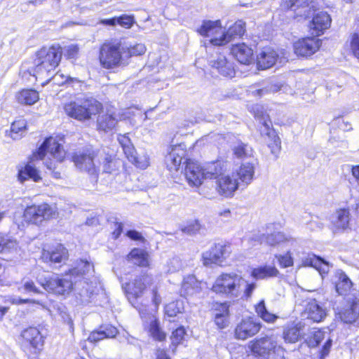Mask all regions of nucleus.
<instances>
[{
    "mask_svg": "<svg viewBox=\"0 0 359 359\" xmlns=\"http://www.w3.org/2000/svg\"><path fill=\"white\" fill-rule=\"evenodd\" d=\"M255 288V283H248L241 275L230 272L218 276L212 285V290L230 298L243 299L250 297Z\"/></svg>",
    "mask_w": 359,
    "mask_h": 359,
    "instance_id": "obj_1",
    "label": "nucleus"
},
{
    "mask_svg": "<svg viewBox=\"0 0 359 359\" xmlns=\"http://www.w3.org/2000/svg\"><path fill=\"white\" fill-rule=\"evenodd\" d=\"M48 154L57 162H62L66 156V151L63 146L58 143L55 138L53 137L46 138L39 150L34 153L31 161L23 169L19 170V180L22 182L29 178L34 182H39L41 177L39 174V171L35 168L33 161L38 159H43Z\"/></svg>",
    "mask_w": 359,
    "mask_h": 359,
    "instance_id": "obj_2",
    "label": "nucleus"
},
{
    "mask_svg": "<svg viewBox=\"0 0 359 359\" xmlns=\"http://www.w3.org/2000/svg\"><path fill=\"white\" fill-rule=\"evenodd\" d=\"M64 109L69 116L83 121L97 115L102 109V104L92 97L76 98L65 104Z\"/></svg>",
    "mask_w": 359,
    "mask_h": 359,
    "instance_id": "obj_3",
    "label": "nucleus"
},
{
    "mask_svg": "<svg viewBox=\"0 0 359 359\" xmlns=\"http://www.w3.org/2000/svg\"><path fill=\"white\" fill-rule=\"evenodd\" d=\"M99 60L105 69H113L126 64V46L121 42L110 41L103 43L100 48Z\"/></svg>",
    "mask_w": 359,
    "mask_h": 359,
    "instance_id": "obj_4",
    "label": "nucleus"
},
{
    "mask_svg": "<svg viewBox=\"0 0 359 359\" xmlns=\"http://www.w3.org/2000/svg\"><path fill=\"white\" fill-rule=\"evenodd\" d=\"M154 278L149 274H141L137 276L134 280L129 283H127L125 290L129 299H137L143 295L144 291L147 287H151L152 302L156 308L161 302V297L158 294V287L154 285Z\"/></svg>",
    "mask_w": 359,
    "mask_h": 359,
    "instance_id": "obj_5",
    "label": "nucleus"
},
{
    "mask_svg": "<svg viewBox=\"0 0 359 359\" xmlns=\"http://www.w3.org/2000/svg\"><path fill=\"white\" fill-rule=\"evenodd\" d=\"M38 282L49 293L63 297H67L76 284V280L69 271L61 276L55 275L44 280L39 279Z\"/></svg>",
    "mask_w": 359,
    "mask_h": 359,
    "instance_id": "obj_6",
    "label": "nucleus"
},
{
    "mask_svg": "<svg viewBox=\"0 0 359 359\" xmlns=\"http://www.w3.org/2000/svg\"><path fill=\"white\" fill-rule=\"evenodd\" d=\"M248 349L252 356L259 359H269L272 353L283 351L276 339L269 336L250 341L248 344Z\"/></svg>",
    "mask_w": 359,
    "mask_h": 359,
    "instance_id": "obj_7",
    "label": "nucleus"
},
{
    "mask_svg": "<svg viewBox=\"0 0 359 359\" xmlns=\"http://www.w3.org/2000/svg\"><path fill=\"white\" fill-rule=\"evenodd\" d=\"M55 214V210L50 205L42 203L39 205H33L27 207L23 217L27 222L38 225L44 220L54 217Z\"/></svg>",
    "mask_w": 359,
    "mask_h": 359,
    "instance_id": "obj_8",
    "label": "nucleus"
},
{
    "mask_svg": "<svg viewBox=\"0 0 359 359\" xmlns=\"http://www.w3.org/2000/svg\"><path fill=\"white\" fill-rule=\"evenodd\" d=\"M72 161L81 171L86 172L95 180L98 177V170L94 163L95 152L90 149L78 151L72 156Z\"/></svg>",
    "mask_w": 359,
    "mask_h": 359,
    "instance_id": "obj_9",
    "label": "nucleus"
},
{
    "mask_svg": "<svg viewBox=\"0 0 359 359\" xmlns=\"http://www.w3.org/2000/svg\"><path fill=\"white\" fill-rule=\"evenodd\" d=\"M61 57L62 50L60 46L43 47L36 53L34 64L42 65L46 66V69L53 70L58 65Z\"/></svg>",
    "mask_w": 359,
    "mask_h": 359,
    "instance_id": "obj_10",
    "label": "nucleus"
},
{
    "mask_svg": "<svg viewBox=\"0 0 359 359\" xmlns=\"http://www.w3.org/2000/svg\"><path fill=\"white\" fill-rule=\"evenodd\" d=\"M346 300V306L339 312L341 320L345 323H359V294L353 290Z\"/></svg>",
    "mask_w": 359,
    "mask_h": 359,
    "instance_id": "obj_11",
    "label": "nucleus"
},
{
    "mask_svg": "<svg viewBox=\"0 0 359 359\" xmlns=\"http://www.w3.org/2000/svg\"><path fill=\"white\" fill-rule=\"evenodd\" d=\"M322 42L315 37H308L296 41L294 45V51L297 56L308 57L318 50Z\"/></svg>",
    "mask_w": 359,
    "mask_h": 359,
    "instance_id": "obj_12",
    "label": "nucleus"
},
{
    "mask_svg": "<svg viewBox=\"0 0 359 359\" xmlns=\"http://www.w3.org/2000/svg\"><path fill=\"white\" fill-rule=\"evenodd\" d=\"M261 329L259 322L252 318L243 319L239 323L235 329V337L241 340L247 339L255 335Z\"/></svg>",
    "mask_w": 359,
    "mask_h": 359,
    "instance_id": "obj_13",
    "label": "nucleus"
},
{
    "mask_svg": "<svg viewBox=\"0 0 359 359\" xmlns=\"http://www.w3.org/2000/svg\"><path fill=\"white\" fill-rule=\"evenodd\" d=\"M229 246L219 243L216 244L209 250L203 253V264L210 266L212 264L221 263L229 256Z\"/></svg>",
    "mask_w": 359,
    "mask_h": 359,
    "instance_id": "obj_14",
    "label": "nucleus"
},
{
    "mask_svg": "<svg viewBox=\"0 0 359 359\" xmlns=\"http://www.w3.org/2000/svg\"><path fill=\"white\" fill-rule=\"evenodd\" d=\"M187 155V147L183 143L172 145L170 150L165 156V163L167 168L170 171H177L182 163V161L185 159Z\"/></svg>",
    "mask_w": 359,
    "mask_h": 359,
    "instance_id": "obj_15",
    "label": "nucleus"
},
{
    "mask_svg": "<svg viewBox=\"0 0 359 359\" xmlns=\"http://www.w3.org/2000/svg\"><path fill=\"white\" fill-rule=\"evenodd\" d=\"M255 116L259 120V123L262 124L260 129L262 135L264 137L266 136L269 139V141L267 142L269 147H271L272 150L275 148L278 149L280 147V140L275 131L271 128V123L269 118V116L263 113L261 115L256 113ZM272 152H273V151H272Z\"/></svg>",
    "mask_w": 359,
    "mask_h": 359,
    "instance_id": "obj_16",
    "label": "nucleus"
},
{
    "mask_svg": "<svg viewBox=\"0 0 359 359\" xmlns=\"http://www.w3.org/2000/svg\"><path fill=\"white\" fill-rule=\"evenodd\" d=\"M184 175L190 186L198 187L204 179L203 169L197 163L191 159H186Z\"/></svg>",
    "mask_w": 359,
    "mask_h": 359,
    "instance_id": "obj_17",
    "label": "nucleus"
},
{
    "mask_svg": "<svg viewBox=\"0 0 359 359\" xmlns=\"http://www.w3.org/2000/svg\"><path fill=\"white\" fill-rule=\"evenodd\" d=\"M142 319L148 323L147 331L149 335L155 340L163 341L166 338V334L160 327V323L155 316L147 313L145 311H139Z\"/></svg>",
    "mask_w": 359,
    "mask_h": 359,
    "instance_id": "obj_18",
    "label": "nucleus"
},
{
    "mask_svg": "<svg viewBox=\"0 0 359 359\" xmlns=\"http://www.w3.org/2000/svg\"><path fill=\"white\" fill-rule=\"evenodd\" d=\"M68 250L61 244H57L50 250H43L41 259L46 263L60 264L67 260Z\"/></svg>",
    "mask_w": 359,
    "mask_h": 359,
    "instance_id": "obj_19",
    "label": "nucleus"
},
{
    "mask_svg": "<svg viewBox=\"0 0 359 359\" xmlns=\"http://www.w3.org/2000/svg\"><path fill=\"white\" fill-rule=\"evenodd\" d=\"M245 22L242 20L236 22L231 26L222 36L215 37L212 39L211 43L215 46H223L231 41L232 39L241 36L245 32Z\"/></svg>",
    "mask_w": 359,
    "mask_h": 359,
    "instance_id": "obj_20",
    "label": "nucleus"
},
{
    "mask_svg": "<svg viewBox=\"0 0 359 359\" xmlns=\"http://www.w3.org/2000/svg\"><path fill=\"white\" fill-rule=\"evenodd\" d=\"M331 22V18L327 12L319 11L316 13L310 24L312 34L316 36L323 34L330 27Z\"/></svg>",
    "mask_w": 359,
    "mask_h": 359,
    "instance_id": "obj_21",
    "label": "nucleus"
},
{
    "mask_svg": "<svg viewBox=\"0 0 359 359\" xmlns=\"http://www.w3.org/2000/svg\"><path fill=\"white\" fill-rule=\"evenodd\" d=\"M217 190L218 193L225 197H229L233 195L234 191L238 188V182L236 179L232 178L229 175L224 174L216 181Z\"/></svg>",
    "mask_w": 359,
    "mask_h": 359,
    "instance_id": "obj_22",
    "label": "nucleus"
},
{
    "mask_svg": "<svg viewBox=\"0 0 359 359\" xmlns=\"http://www.w3.org/2000/svg\"><path fill=\"white\" fill-rule=\"evenodd\" d=\"M210 64L224 76L233 77L235 74L233 63L228 61L223 55H219L216 59L211 60Z\"/></svg>",
    "mask_w": 359,
    "mask_h": 359,
    "instance_id": "obj_23",
    "label": "nucleus"
},
{
    "mask_svg": "<svg viewBox=\"0 0 359 359\" xmlns=\"http://www.w3.org/2000/svg\"><path fill=\"white\" fill-rule=\"evenodd\" d=\"M278 60L281 59L276 50L265 48L257 56V65L262 69H266L273 66Z\"/></svg>",
    "mask_w": 359,
    "mask_h": 359,
    "instance_id": "obj_24",
    "label": "nucleus"
},
{
    "mask_svg": "<svg viewBox=\"0 0 359 359\" xmlns=\"http://www.w3.org/2000/svg\"><path fill=\"white\" fill-rule=\"evenodd\" d=\"M231 51L234 57L241 64L249 65L253 60L252 50L245 43L233 45Z\"/></svg>",
    "mask_w": 359,
    "mask_h": 359,
    "instance_id": "obj_25",
    "label": "nucleus"
},
{
    "mask_svg": "<svg viewBox=\"0 0 359 359\" xmlns=\"http://www.w3.org/2000/svg\"><path fill=\"white\" fill-rule=\"evenodd\" d=\"M305 313L309 319L316 323L323 321L327 316L326 309L316 299H313L307 304Z\"/></svg>",
    "mask_w": 359,
    "mask_h": 359,
    "instance_id": "obj_26",
    "label": "nucleus"
},
{
    "mask_svg": "<svg viewBox=\"0 0 359 359\" xmlns=\"http://www.w3.org/2000/svg\"><path fill=\"white\" fill-rule=\"evenodd\" d=\"M198 32L202 36H212L210 41L212 39L215 37L219 38L224 34V31L222 27L219 20H208L203 22Z\"/></svg>",
    "mask_w": 359,
    "mask_h": 359,
    "instance_id": "obj_27",
    "label": "nucleus"
},
{
    "mask_svg": "<svg viewBox=\"0 0 359 359\" xmlns=\"http://www.w3.org/2000/svg\"><path fill=\"white\" fill-rule=\"evenodd\" d=\"M22 337L26 343L35 349H40L43 345V336L36 327H30L25 330Z\"/></svg>",
    "mask_w": 359,
    "mask_h": 359,
    "instance_id": "obj_28",
    "label": "nucleus"
},
{
    "mask_svg": "<svg viewBox=\"0 0 359 359\" xmlns=\"http://www.w3.org/2000/svg\"><path fill=\"white\" fill-rule=\"evenodd\" d=\"M311 3V0H285L287 8L296 12L297 15L304 18H307L310 15V4Z\"/></svg>",
    "mask_w": 359,
    "mask_h": 359,
    "instance_id": "obj_29",
    "label": "nucleus"
},
{
    "mask_svg": "<svg viewBox=\"0 0 359 359\" xmlns=\"http://www.w3.org/2000/svg\"><path fill=\"white\" fill-rule=\"evenodd\" d=\"M266 242L271 246L283 244L285 246L294 248L297 241L294 238L285 235L282 232H274L266 236Z\"/></svg>",
    "mask_w": 359,
    "mask_h": 359,
    "instance_id": "obj_30",
    "label": "nucleus"
},
{
    "mask_svg": "<svg viewBox=\"0 0 359 359\" xmlns=\"http://www.w3.org/2000/svg\"><path fill=\"white\" fill-rule=\"evenodd\" d=\"M349 222L350 213L346 209L337 210L332 220L335 231L345 230L348 228Z\"/></svg>",
    "mask_w": 359,
    "mask_h": 359,
    "instance_id": "obj_31",
    "label": "nucleus"
},
{
    "mask_svg": "<svg viewBox=\"0 0 359 359\" xmlns=\"http://www.w3.org/2000/svg\"><path fill=\"white\" fill-rule=\"evenodd\" d=\"M255 175V165L252 162H246L241 164L236 170V176L240 181L245 185L250 184Z\"/></svg>",
    "mask_w": 359,
    "mask_h": 359,
    "instance_id": "obj_32",
    "label": "nucleus"
},
{
    "mask_svg": "<svg viewBox=\"0 0 359 359\" xmlns=\"http://www.w3.org/2000/svg\"><path fill=\"white\" fill-rule=\"evenodd\" d=\"M203 169L204 179L218 180L224 174V164L220 161L207 164Z\"/></svg>",
    "mask_w": 359,
    "mask_h": 359,
    "instance_id": "obj_33",
    "label": "nucleus"
},
{
    "mask_svg": "<svg viewBox=\"0 0 359 359\" xmlns=\"http://www.w3.org/2000/svg\"><path fill=\"white\" fill-rule=\"evenodd\" d=\"M97 121L100 130L107 131L116 126L118 123V118L115 113L107 112L100 115Z\"/></svg>",
    "mask_w": 359,
    "mask_h": 359,
    "instance_id": "obj_34",
    "label": "nucleus"
},
{
    "mask_svg": "<svg viewBox=\"0 0 359 359\" xmlns=\"http://www.w3.org/2000/svg\"><path fill=\"white\" fill-rule=\"evenodd\" d=\"M201 283L193 275H188L184 278L182 285V292L185 295H193L201 290Z\"/></svg>",
    "mask_w": 359,
    "mask_h": 359,
    "instance_id": "obj_35",
    "label": "nucleus"
},
{
    "mask_svg": "<svg viewBox=\"0 0 359 359\" xmlns=\"http://www.w3.org/2000/svg\"><path fill=\"white\" fill-rule=\"evenodd\" d=\"M278 273V270L274 266L265 265L253 269L251 276L259 280L276 277Z\"/></svg>",
    "mask_w": 359,
    "mask_h": 359,
    "instance_id": "obj_36",
    "label": "nucleus"
},
{
    "mask_svg": "<svg viewBox=\"0 0 359 359\" xmlns=\"http://www.w3.org/2000/svg\"><path fill=\"white\" fill-rule=\"evenodd\" d=\"M122 149L128 161L137 167L146 168L149 165V161L147 157L144 156L142 159L136 156V151L133 144L122 148Z\"/></svg>",
    "mask_w": 359,
    "mask_h": 359,
    "instance_id": "obj_37",
    "label": "nucleus"
},
{
    "mask_svg": "<svg viewBox=\"0 0 359 359\" xmlns=\"http://www.w3.org/2000/svg\"><path fill=\"white\" fill-rule=\"evenodd\" d=\"M336 275L338 277V280L335 284L336 291L339 294L347 297L346 293L352 286L351 280L342 271H338Z\"/></svg>",
    "mask_w": 359,
    "mask_h": 359,
    "instance_id": "obj_38",
    "label": "nucleus"
},
{
    "mask_svg": "<svg viewBox=\"0 0 359 359\" xmlns=\"http://www.w3.org/2000/svg\"><path fill=\"white\" fill-rule=\"evenodd\" d=\"M18 102L22 104H34L39 99L37 91L32 89H24L16 95Z\"/></svg>",
    "mask_w": 359,
    "mask_h": 359,
    "instance_id": "obj_39",
    "label": "nucleus"
},
{
    "mask_svg": "<svg viewBox=\"0 0 359 359\" xmlns=\"http://www.w3.org/2000/svg\"><path fill=\"white\" fill-rule=\"evenodd\" d=\"M148 254L142 249L134 248L128 255V259L140 266H147L149 265Z\"/></svg>",
    "mask_w": 359,
    "mask_h": 359,
    "instance_id": "obj_40",
    "label": "nucleus"
},
{
    "mask_svg": "<svg viewBox=\"0 0 359 359\" xmlns=\"http://www.w3.org/2000/svg\"><path fill=\"white\" fill-rule=\"evenodd\" d=\"M93 271V264L86 260L81 259L76 263V266L70 269L69 272L73 276L74 279H76V278L90 273Z\"/></svg>",
    "mask_w": 359,
    "mask_h": 359,
    "instance_id": "obj_41",
    "label": "nucleus"
},
{
    "mask_svg": "<svg viewBox=\"0 0 359 359\" xmlns=\"http://www.w3.org/2000/svg\"><path fill=\"white\" fill-rule=\"evenodd\" d=\"M307 262L311 266L316 269L321 275L327 273L330 268L332 266L329 262L314 255L308 258Z\"/></svg>",
    "mask_w": 359,
    "mask_h": 359,
    "instance_id": "obj_42",
    "label": "nucleus"
},
{
    "mask_svg": "<svg viewBox=\"0 0 359 359\" xmlns=\"http://www.w3.org/2000/svg\"><path fill=\"white\" fill-rule=\"evenodd\" d=\"M255 311L257 315L265 322L273 323L278 316L270 313L265 305L264 300L260 301L255 306Z\"/></svg>",
    "mask_w": 359,
    "mask_h": 359,
    "instance_id": "obj_43",
    "label": "nucleus"
},
{
    "mask_svg": "<svg viewBox=\"0 0 359 359\" xmlns=\"http://www.w3.org/2000/svg\"><path fill=\"white\" fill-rule=\"evenodd\" d=\"M52 69H48L46 66L39 64H34V67L29 71V74L33 75L36 79H46V83L50 81L52 75Z\"/></svg>",
    "mask_w": 359,
    "mask_h": 359,
    "instance_id": "obj_44",
    "label": "nucleus"
},
{
    "mask_svg": "<svg viewBox=\"0 0 359 359\" xmlns=\"http://www.w3.org/2000/svg\"><path fill=\"white\" fill-rule=\"evenodd\" d=\"M18 245L15 239L0 233V252H11L18 249Z\"/></svg>",
    "mask_w": 359,
    "mask_h": 359,
    "instance_id": "obj_45",
    "label": "nucleus"
},
{
    "mask_svg": "<svg viewBox=\"0 0 359 359\" xmlns=\"http://www.w3.org/2000/svg\"><path fill=\"white\" fill-rule=\"evenodd\" d=\"M300 337V327L298 325H291L286 327L283 332V338L286 342L295 343Z\"/></svg>",
    "mask_w": 359,
    "mask_h": 359,
    "instance_id": "obj_46",
    "label": "nucleus"
},
{
    "mask_svg": "<svg viewBox=\"0 0 359 359\" xmlns=\"http://www.w3.org/2000/svg\"><path fill=\"white\" fill-rule=\"evenodd\" d=\"M102 163L103 164L104 172L112 173L118 169L121 162L111 156L104 154Z\"/></svg>",
    "mask_w": 359,
    "mask_h": 359,
    "instance_id": "obj_47",
    "label": "nucleus"
},
{
    "mask_svg": "<svg viewBox=\"0 0 359 359\" xmlns=\"http://www.w3.org/2000/svg\"><path fill=\"white\" fill-rule=\"evenodd\" d=\"M26 130V123L24 120L13 122L11 127L10 136L13 140L20 139Z\"/></svg>",
    "mask_w": 359,
    "mask_h": 359,
    "instance_id": "obj_48",
    "label": "nucleus"
},
{
    "mask_svg": "<svg viewBox=\"0 0 359 359\" xmlns=\"http://www.w3.org/2000/svg\"><path fill=\"white\" fill-rule=\"evenodd\" d=\"M233 154L238 158H247L252 156L253 151L252 148L247 144L238 142L233 147Z\"/></svg>",
    "mask_w": 359,
    "mask_h": 359,
    "instance_id": "obj_49",
    "label": "nucleus"
},
{
    "mask_svg": "<svg viewBox=\"0 0 359 359\" xmlns=\"http://www.w3.org/2000/svg\"><path fill=\"white\" fill-rule=\"evenodd\" d=\"M280 90V87L271 83H265L261 88L252 90L254 95L262 97L267 93H276Z\"/></svg>",
    "mask_w": 359,
    "mask_h": 359,
    "instance_id": "obj_50",
    "label": "nucleus"
},
{
    "mask_svg": "<svg viewBox=\"0 0 359 359\" xmlns=\"http://www.w3.org/2000/svg\"><path fill=\"white\" fill-rule=\"evenodd\" d=\"M146 51V47L142 43H137L133 46H126V60L134 55H141Z\"/></svg>",
    "mask_w": 359,
    "mask_h": 359,
    "instance_id": "obj_51",
    "label": "nucleus"
},
{
    "mask_svg": "<svg viewBox=\"0 0 359 359\" xmlns=\"http://www.w3.org/2000/svg\"><path fill=\"white\" fill-rule=\"evenodd\" d=\"M166 267L168 273H172L179 271L182 269V260L177 257H172L168 261Z\"/></svg>",
    "mask_w": 359,
    "mask_h": 359,
    "instance_id": "obj_52",
    "label": "nucleus"
},
{
    "mask_svg": "<svg viewBox=\"0 0 359 359\" xmlns=\"http://www.w3.org/2000/svg\"><path fill=\"white\" fill-rule=\"evenodd\" d=\"M325 332L321 330H315L308 339V344L311 347L317 346L325 339Z\"/></svg>",
    "mask_w": 359,
    "mask_h": 359,
    "instance_id": "obj_53",
    "label": "nucleus"
},
{
    "mask_svg": "<svg viewBox=\"0 0 359 359\" xmlns=\"http://www.w3.org/2000/svg\"><path fill=\"white\" fill-rule=\"evenodd\" d=\"M275 257L278 259L280 266L283 268H287L293 265V258L290 251H287L285 255H276Z\"/></svg>",
    "mask_w": 359,
    "mask_h": 359,
    "instance_id": "obj_54",
    "label": "nucleus"
},
{
    "mask_svg": "<svg viewBox=\"0 0 359 359\" xmlns=\"http://www.w3.org/2000/svg\"><path fill=\"white\" fill-rule=\"evenodd\" d=\"M22 289L25 292L29 294H39L40 290L36 286L34 282L30 279H23Z\"/></svg>",
    "mask_w": 359,
    "mask_h": 359,
    "instance_id": "obj_55",
    "label": "nucleus"
},
{
    "mask_svg": "<svg viewBox=\"0 0 359 359\" xmlns=\"http://www.w3.org/2000/svg\"><path fill=\"white\" fill-rule=\"evenodd\" d=\"M185 333V330L183 327H180L173 331L170 337L172 345L177 346L180 344L183 340Z\"/></svg>",
    "mask_w": 359,
    "mask_h": 359,
    "instance_id": "obj_56",
    "label": "nucleus"
},
{
    "mask_svg": "<svg viewBox=\"0 0 359 359\" xmlns=\"http://www.w3.org/2000/svg\"><path fill=\"white\" fill-rule=\"evenodd\" d=\"M350 49L353 55L359 58V34H353L350 39Z\"/></svg>",
    "mask_w": 359,
    "mask_h": 359,
    "instance_id": "obj_57",
    "label": "nucleus"
},
{
    "mask_svg": "<svg viewBox=\"0 0 359 359\" xmlns=\"http://www.w3.org/2000/svg\"><path fill=\"white\" fill-rule=\"evenodd\" d=\"M200 229V224L194 221L182 228V231L188 235H194L199 231Z\"/></svg>",
    "mask_w": 359,
    "mask_h": 359,
    "instance_id": "obj_58",
    "label": "nucleus"
},
{
    "mask_svg": "<svg viewBox=\"0 0 359 359\" xmlns=\"http://www.w3.org/2000/svg\"><path fill=\"white\" fill-rule=\"evenodd\" d=\"M50 79H52L54 81V83L57 85H62V84L65 83L66 82H67L68 81H78V80L76 79H73L69 76H65L64 74H60V73H56L53 76H52V75H51L50 80Z\"/></svg>",
    "mask_w": 359,
    "mask_h": 359,
    "instance_id": "obj_59",
    "label": "nucleus"
},
{
    "mask_svg": "<svg viewBox=\"0 0 359 359\" xmlns=\"http://www.w3.org/2000/svg\"><path fill=\"white\" fill-rule=\"evenodd\" d=\"M165 314L169 317L176 316L180 313V309L177 306V302H171L166 305L165 308Z\"/></svg>",
    "mask_w": 359,
    "mask_h": 359,
    "instance_id": "obj_60",
    "label": "nucleus"
},
{
    "mask_svg": "<svg viewBox=\"0 0 359 359\" xmlns=\"http://www.w3.org/2000/svg\"><path fill=\"white\" fill-rule=\"evenodd\" d=\"M117 24L126 28L130 27L133 24V18L130 15H122L116 18Z\"/></svg>",
    "mask_w": 359,
    "mask_h": 359,
    "instance_id": "obj_61",
    "label": "nucleus"
},
{
    "mask_svg": "<svg viewBox=\"0 0 359 359\" xmlns=\"http://www.w3.org/2000/svg\"><path fill=\"white\" fill-rule=\"evenodd\" d=\"M229 316L215 314V323L219 329L226 327L228 325Z\"/></svg>",
    "mask_w": 359,
    "mask_h": 359,
    "instance_id": "obj_62",
    "label": "nucleus"
},
{
    "mask_svg": "<svg viewBox=\"0 0 359 359\" xmlns=\"http://www.w3.org/2000/svg\"><path fill=\"white\" fill-rule=\"evenodd\" d=\"M215 314L229 316V306L226 303L216 304L215 306Z\"/></svg>",
    "mask_w": 359,
    "mask_h": 359,
    "instance_id": "obj_63",
    "label": "nucleus"
},
{
    "mask_svg": "<svg viewBox=\"0 0 359 359\" xmlns=\"http://www.w3.org/2000/svg\"><path fill=\"white\" fill-rule=\"evenodd\" d=\"M104 339H105V335L102 330L93 332L88 337V341L90 342H97Z\"/></svg>",
    "mask_w": 359,
    "mask_h": 359,
    "instance_id": "obj_64",
    "label": "nucleus"
}]
</instances>
